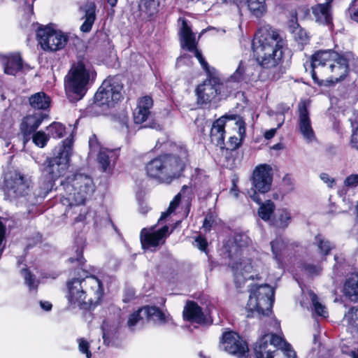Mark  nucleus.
<instances>
[{
	"instance_id": "bb28decb",
	"label": "nucleus",
	"mask_w": 358,
	"mask_h": 358,
	"mask_svg": "<svg viewBox=\"0 0 358 358\" xmlns=\"http://www.w3.org/2000/svg\"><path fill=\"white\" fill-rule=\"evenodd\" d=\"M343 292L350 301L358 302V273L351 274L345 280Z\"/></svg>"
},
{
	"instance_id": "a878e982",
	"label": "nucleus",
	"mask_w": 358,
	"mask_h": 358,
	"mask_svg": "<svg viewBox=\"0 0 358 358\" xmlns=\"http://www.w3.org/2000/svg\"><path fill=\"white\" fill-rule=\"evenodd\" d=\"M331 1L319 3L312 7V14L315 20L320 24L329 25L332 22Z\"/></svg>"
},
{
	"instance_id": "5701e85b",
	"label": "nucleus",
	"mask_w": 358,
	"mask_h": 358,
	"mask_svg": "<svg viewBox=\"0 0 358 358\" xmlns=\"http://www.w3.org/2000/svg\"><path fill=\"white\" fill-rule=\"evenodd\" d=\"M230 116L224 115L215 120L210 129V140L213 143L219 146L221 149L224 148L225 127H229V120Z\"/></svg>"
},
{
	"instance_id": "9b49d317",
	"label": "nucleus",
	"mask_w": 358,
	"mask_h": 358,
	"mask_svg": "<svg viewBox=\"0 0 358 358\" xmlns=\"http://www.w3.org/2000/svg\"><path fill=\"white\" fill-rule=\"evenodd\" d=\"M122 85L115 78L106 79L94 95V103L108 108L114 106L122 98Z\"/></svg>"
},
{
	"instance_id": "aec40b11",
	"label": "nucleus",
	"mask_w": 358,
	"mask_h": 358,
	"mask_svg": "<svg viewBox=\"0 0 358 358\" xmlns=\"http://www.w3.org/2000/svg\"><path fill=\"white\" fill-rule=\"evenodd\" d=\"M222 348L229 354L237 357L243 356L248 350V346L244 341L234 331H227L223 334Z\"/></svg>"
},
{
	"instance_id": "c756f323",
	"label": "nucleus",
	"mask_w": 358,
	"mask_h": 358,
	"mask_svg": "<svg viewBox=\"0 0 358 358\" xmlns=\"http://www.w3.org/2000/svg\"><path fill=\"white\" fill-rule=\"evenodd\" d=\"M183 317L186 320L201 323L204 321V315L201 308L194 302H189L183 310Z\"/></svg>"
},
{
	"instance_id": "1a4fd4ad",
	"label": "nucleus",
	"mask_w": 358,
	"mask_h": 358,
	"mask_svg": "<svg viewBox=\"0 0 358 358\" xmlns=\"http://www.w3.org/2000/svg\"><path fill=\"white\" fill-rule=\"evenodd\" d=\"M231 268L234 282L238 287H241L248 279H262L265 273L264 265L257 259H241L233 264Z\"/></svg>"
},
{
	"instance_id": "13d9d810",
	"label": "nucleus",
	"mask_w": 358,
	"mask_h": 358,
	"mask_svg": "<svg viewBox=\"0 0 358 358\" xmlns=\"http://www.w3.org/2000/svg\"><path fill=\"white\" fill-rule=\"evenodd\" d=\"M351 143L356 149L358 150V126L353 131L352 134Z\"/></svg>"
},
{
	"instance_id": "393cba45",
	"label": "nucleus",
	"mask_w": 358,
	"mask_h": 358,
	"mask_svg": "<svg viewBox=\"0 0 358 358\" xmlns=\"http://www.w3.org/2000/svg\"><path fill=\"white\" fill-rule=\"evenodd\" d=\"M153 100L150 96H144L138 99L136 108L133 113L134 121L136 124L145 122L151 115Z\"/></svg>"
},
{
	"instance_id": "6e6d98bb",
	"label": "nucleus",
	"mask_w": 358,
	"mask_h": 358,
	"mask_svg": "<svg viewBox=\"0 0 358 358\" xmlns=\"http://www.w3.org/2000/svg\"><path fill=\"white\" fill-rule=\"evenodd\" d=\"M195 246L201 250H205L207 247V241L199 236L195 239Z\"/></svg>"
},
{
	"instance_id": "c9c22d12",
	"label": "nucleus",
	"mask_w": 358,
	"mask_h": 358,
	"mask_svg": "<svg viewBox=\"0 0 358 358\" xmlns=\"http://www.w3.org/2000/svg\"><path fill=\"white\" fill-rule=\"evenodd\" d=\"M29 104L35 109L45 110L49 108L50 99L44 92L35 93L29 97Z\"/></svg>"
},
{
	"instance_id": "0e129e2a",
	"label": "nucleus",
	"mask_w": 358,
	"mask_h": 358,
	"mask_svg": "<svg viewBox=\"0 0 358 358\" xmlns=\"http://www.w3.org/2000/svg\"><path fill=\"white\" fill-rule=\"evenodd\" d=\"M145 196V192L144 190H143V189H139L136 193V198L139 201L143 200V199H144Z\"/></svg>"
},
{
	"instance_id": "864d4df0",
	"label": "nucleus",
	"mask_w": 358,
	"mask_h": 358,
	"mask_svg": "<svg viewBox=\"0 0 358 358\" xmlns=\"http://www.w3.org/2000/svg\"><path fill=\"white\" fill-rule=\"evenodd\" d=\"M179 203H170V206L166 211L163 212L161 215V217H159L158 222H162V220H165L172 212H173Z\"/></svg>"
},
{
	"instance_id": "f257e3e1",
	"label": "nucleus",
	"mask_w": 358,
	"mask_h": 358,
	"mask_svg": "<svg viewBox=\"0 0 358 358\" xmlns=\"http://www.w3.org/2000/svg\"><path fill=\"white\" fill-rule=\"evenodd\" d=\"M350 55H339L332 50L316 52L311 59V76L320 85L326 80L331 83L343 80L349 72Z\"/></svg>"
},
{
	"instance_id": "7c9ffc66",
	"label": "nucleus",
	"mask_w": 358,
	"mask_h": 358,
	"mask_svg": "<svg viewBox=\"0 0 358 358\" xmlns=\"http://www.w3.org/2000/svg\"><path fill=\"white\" fill-rule=\"evenodd\" d=\"M139 15L143 19H149L158 11L159 0H138Z\"/></svg>"
},
{
	"instance_id": "774afa93",
	"label": "nucleus",
	"mask_w": 358,
	"mask_h": 358,
	"mask_svg": "<svg viewBox=\"0 0 358 358\" xmlns=\"http://www.w3.org/2000/svg\"><path fill=\"white\" fill-rule=\"evenodd\" d=\"M149 208L146 205V203H141L139 210L142 214H145L148 211Z\"/></svg>"
},
{
	"instance_id": "09e8293b",
	"label": "nucleus",
	"mask_w": 358,
	"mask_h": 358,
	"mask_svg": "<svg viewBox=\"0 0 358 358\" xmlns=\"http://www.w3.org/2000/svg\"><path fill=\"white\" fill-rule=\"evenodd\" d=\"M78 343V350L81 353L85 354L87 358L91 357V352L90 351V343L85 338H80L77 340Z\"/></svg>"
},
{
	"instance_id": "4c0bfd02",
	"label": "nucleus",
	"mask_w": 358,
	"mask_h": 358,
	"mask_svg": "<svg viewBox=\"0 0 358 358\" xmlns=\"http://www.w3.org/2000/svg\"><path fill=\"white\" fill-rule=\"evenodd\" d=\"M291 217L289 213L286 210L279 209L275 212L271 222L276 227L284 229L288 226Z\"/></svg>"
},
{
	"instance_id": "79ce46f5",
	"label": "nucleus",
	"mask_w": 358,
	"mask_h": 358,
	"mask_svg": "<svg viewBox=\"0 0 358 358\" xmlns=\"http://www.w3.org/2000/svg\"><path fill=\"white\" fill-rule=\"evenodd\" d=\"M48 136L55 138H60L64 136L65 128L64 125L59 122H53L47 127Z\"/></svg>"
},
{
	"instance_id": "39448f33",
	"label": "nucleus",
	"mask_w": 358,
	"mask_h": 358,
	"mask_svg": "<svg viewBox=\"0 0 358 358\" xmlns=\"http://www.w3.org/2000/svg\"><path fill=\"white\" fill-rule=\"evenodd\" d=\"M96 76V71L87 61L82 59L73 64L64 78L65 92L69 100L76 102L82 99Z\"/></svg>"
},
{
	"instance_id": "a18cd8bd",
	"label": "nucleus",
	"mask_w": 358,
	"mask_h": 358,
	"mask_svg": "<svg viewBox=\"0 0 358 358\" xmlns=\"http://www.w3.org/2000/svg\"><path fill=\"white\" fill-rule=\"evenodd\" d=\"M21 273L24 277L25 283L29 287V289H36L38 286V281L36 280L34 275L31 274L27 268H22Z\"/></svg>"
},
{
	"instance_id": "a211bd4d",
	"label": "nucleus",
	"mask_w": 358,
	"mask_h": 358,
	"mask_svg": "<svg viewBox=\"0 0 358 358\" xmlns=\"http://www.w3.org/2000/svg\"><path fill=\"white\" fill-rule=\"evenodd\" d=\"M309 103L307 100H301L298 104V126L300 134L307 143L315 140V134L312 127L310 114L308 110Z\"/></svg>"
},
{
	"instance_id": "37998d69",
	"label": "nucleus",
	"mask_w": 358,
	"mask_h": 358,
	"mask_svg": "<svg viewBox=\"0 0 358 358\" xmlns=\"http://www.w3.org/2000/svg\"><path fill=\"white\" fill-rule=\"evenodd\" d=\"M315 243L317 244L320 253L325 256L329 254L330 250L333 248V245L321 235L315 237Z\"/></svg>"
},
{
	"instance_id": "72a5a7b5",
	"label": "nucleus",
	"mask_w": 358,
	"mask_h": 358,
	"mask_svg": "<svg viewBox=\"0 0 358 358\" xmlns=\"http://www.w3.org/2000/svg\"><path fill=\"white\" fill-rule=\"evenodd\" d=\"M145 317L146 318V321L151 319L159 324H164L171 320V317L169 314H165L155 306H145Z\"/></svg>"
},
{
	"instance_id": "de8ad7c7",
	"label": "nucleus",
	"mask_w": 358,
	"mask_h": 358,
	"mask_svg": "<svg viewBox=\"0 0 358 358\" xmlns=\"http://www.w3.org/2000/svg\"><path fill=\"white\" fill-rule=\"evenodd\" d=\"M343 186L351 189L358 188V173H352L348 176L343 180Z\"/></svg>"
},
{
	"instance_id": "5fc2aeb1",
	"label": "nucleus",
	"mask_w": 358,
	"mask_h": 358,
	"mask_svg": "<svg viewBox=\"0 0 358 358\" xmlns=\"http://www.w3.org/2000/svg\"><path fill=\"white\" fill-rule=\"evenodd\" d=\"M248 238L245 235H238L235 237V243L240 248L245 246L248 244Z\"/></svg>"
},
{
	"instance_id": "c85d7f7f",
	"label": "nucleus",
	"mask_w": 358,
	"mask_h": 358,
	"mask_svg": "<svg viewBox=\"0 0 358 358\" xmlns=\"http://www.w3.org/2000/svg\"><path fill=\"white\" fill-rule=\"evenodd\" d=\"M85 13V21L80 27L83 32H89L96 19V6L94 2L89 1L82 8Z\"/></svg>"
},
{
	"instance_id": "dca6fc26",
	"label": "nucleus",
	"mask_w": 358,
	"mask_h": 358,
	"mask_svg": "<svg viewBox=\"0 0 358 358\" xmlns=\"http://www.w3.org/2000/svg\"><path fill=\"white\" fill-rule=\"evenodd\" d=\"M155 227L150 229L143 228L140 234L142 248L147 250H152L160 245H163L166 238L172 233L173 229L169 231V227L164 225L158 230H155Z\"/></svg>"
},
{
	"instance_id": "58836bf2",
	"label": "nucleus",
	"mask_w": 358,
	"mask_h": 358,
	"mask_svg": "<svg viewBox=\"0 0 358 358\" xmlns=\"http://www.w3.org/2000/svg\"><path fill=\"white\" fill-rule=\"evenodd\" d=\"M195 199L194 192L192 187L183 185L180 191L175 196L171 201H192Z\"/></svg>"
},
{
	"instance_id": "052dcab7",
	"label": "nucleus",
	"mask_w": 358,
	"mask_h": 358,
	"mask_svg": "<svg viewBox=\"0 0 358 358\" xmlns=\"http://www.w3.org/2000/svg\"><path fill=\"white\" fill-rule=\"evenodd\" d=\"M352 6H357V10L351 15V17L352 20L358 22V0H353L352 2Z\"/></svg>"
},
{
	"instance_id": "f3484780",
	"label": "nucleus",
	"mask_w": 358,
	"mask_h": 358,
	"mask_svg": "<svg viewBox=\"0 0 358 358\" xmlns=\"http://www.w3.org/2000/svg\"><path fill=\"white\" fill-rule=\"evenodd\" d=\"M89 147L90 153L98 152L96 159L102 171L107 173L110 172L117 158L115 152L100 147L95 136L90 138Z\"/></svg>"
},
{
	"instance_id": "4be33fe9",
	"label": "nucleus",
	"mask_w": 358,
	"mask_h": 358,
	"mask_svg": "<svg viewBox=\"0 0 358 358\" xmlns=\"http://www.w3.org/2000/svg\"><path fill=\"white\" fill-rule=\"evenodd\" d=\"M257 65L252 59L241 60L236 71L231 76L230 79L234 82L248 83L254 79Z\"/></svg>"
},
{
	"instance_id": "3c124183",
	"label": "nucleus",
	"mask_w": 358,
	"mask_h": 358,
	"mask_svg": "<svg viewBox=\"0 0 358 358\" xmlns=\"http://www.w3.org/2000/svg\"><path fill=\"white\" fill-rule=\"evenodd\" d=\"M322 267L320 265H313L311 264H307L304 266V270L311 275H316L320 273L322 271Z\"/></svg>"
},
{
	"instance_id": "9d476101",
	"label": "nucleus",
	"mask_w": 358,
	"mask_h": 358,
	"mask_svg": "<svg viewBox=\"0 0 358 358\" xmlns=\"http://www.w3.org/2000/svg\"><path fill=\"white\" fill-rule=\"evenodd\" d=\"M252 188L248 192L250 198L253 201H260L258 193L265 194L271 187L273 182V170L270 165L262 164L253 170L251 176Z\"/></svg>"
},
{
	"instance_id": "423d86ee",
	"label": "nucleus",
	"mask_w": 358,
	"mask_h": 358,
	"mask_svg": "<svg viewBox=\"0 0 358 358\" xmlns=\"http://www.w3.org/2000/svg\"><path fill=\"white\" fill-rule=\"evenodd\" d=\"M96 76V71L87 61L82 59L73 64L64 78L65 92L69 100L76 102L82 99Z\"/></svg>"
},
{
	"instance_id": "4d7b16f0",
	"label": "nucleus",
	"mask_w": 358,
	"mask_h": 358,
	"mask_svg": "<svg viewBox=\"0 0 358 358\" xmlns=\"http://www.w3.org/2000/svg\"><path fill=\"white\" fill-rule=\"evenodd\" d=\"M220 2L227 4H235L241 13L243 9L242 0H219Z\"/></svg>"
},
{
	"instance_id": "2f4dec72",
	"label": "nucleus",
	"mask_w": 358,
	"mask_h": 358,
	"mask_svg": "<svg viewBox=\"0 0 358 358\" xmlns=\"http://www.w3.org/2000/svg\"><path fill=\"white\" fill-rule=\"evenodd\" d=\"M22 67V58L18 54L7 57L3 62L4 73L8 75L15 76Z\"/></svg>"
},
{
	"instance_id": "a19ab883",
	"label": "nucleus",
	"mask_w": 358,
	"mask_h": 358,
	"mask_svg": "<svg viewBox=\"0 0 358 358\" xmlns=\"http://www.w3.org/2000/svg\"><path fill=\"white\" fill-rule=\"evenodd\" d=\"M308 296L311 300L315 313L319 316L324 317H327L328 313L326 310V307L319 301L317 296L313 291L308 292Z\"/></svg>"
},
{
	"instance_id": "ddd939ff",
	"label": "nucleus",
	"mask_w": 358,
	"mask_h": 358,
	"mask_svg": "<svg viewBox=\"0 0 358 358\" xmlns=\"http://www.w3.org/2000/svg\"><path fill=\"white\" fill-rule=\"evenodd\" d=\"M179 20L182 22L181 28L179 31L181 47L186 48L189 52H194V56L197 58L203 69L206 72L209 73L208 63L205 61L201 52L196 49L195 34L192 32L190 27L187 24L185 19L180 18Z\"/></svg>"
},
{
	"instance_id": "b1692460",
	"label": "nucleus",
	"mask_w": 358,
	"mask_h": 358,
	"mask_svg": "<svg viewBox=\"0 0 358 358\" xmlns=\"http://www.w3.org/2000/svg\"><path fill=\"white\" fill-rule=\"evenodd\" d=\"M47 115L42 111H37L24 117L20 124V130L27 140L41 125Z\"/></svg>"
},
{
	"instance_id": "6e6552de",
	"label": "nucleus",
	"mask_w": 358,
	"mask_h": 358,
	"mask_svg": "<svg viewBox=\"0 0 358 358\" xmlns=\"http://www.w3.org/2000/svg\"><path fill=\"white\" fill-rule=\"evenodd\" d=\"M274 301V289L268 284L259 285L251 291L246 306L248 317L268 315Z\"/></svg>"
},
{
	"instance_id": "49530a36",
	"label": "nucleus",
	"mask_w": 358,
	"mask_h": 358,
	"mask_svg": "<svg viewBox=\"0 0 358 358\" xmlns=\"http://www.w3.org/2000/svg\"><path fill=\"white\" fill-rule=\"evenodd\" d=\"M294 37L295 41L301 46L307 44L309 41V36L305 29L296 28L294 31Z\"/></svg>"
},
{
	"instance_id": "f8f14e48",
	"label": "nucleus",
	"mask_w": 358,
	"mask_h": 358,
	"mask_svg": "<svg viewBox=\"0 0 358 358\" xmlns=\"http://www.w3.org/2000/svg\"><path fill=\"white\" fill-rule=\"evenodd\" d=\"M36 36L41 48L50 52L63 49L69 40L67 34L49 26L39 28Z\"/></svg>"
},
{
	"instance_id": "f03ea898",
	"label": "nucleus",
	"mask_w": 358,
	"mask_h": 358,
	"mask_svg": "<svg viewBox=\"0 0 358 358\" xmlns=\"http://www.w3.org/2000/svg\"><path fill=\"white\" fill-rule=\"evenodd\" d=\"M66 297L71 306L82 310L94 308L103 296L101 282L95 276L74 278L66 282Z\"/></svg>"
},
{
	"instance_id": "8fccbe9b",
	"label": "nucleus",
	"mask_w": 358,
	"mask_h": 358,
	"mask_svg": "<svg viewBox=\"0 0 358 358\" xmlns=\"http://www.w3.org/2000/svg\"><path fill=\"white\" fill-rule=\"evenodd\" d=\"M215 223V216L214 214L212 213H208L203 220V229L206 231H210Z\"/></svg>"
},
{
	"instance_id": "e2e57ef3",
	"label": "nucleus",
	"mask_w": 358,
	"mask_h": 358,
	"mask_svg": "<svg viewBox=\"0 0 358 358\" xmlns=\"http://www.w3.org/2000/svg\"><path fill=\"white\" fill-rule=\"evenodd\" d=\"M76 255H77L76 259H74L73 257H71L69 259V261L71 262H72V263L74 262L75 261H77L79 263V264H83V262H82V259H83L82 251L81 250L78 251L77 252Z\"/></svg>"
},
{
	"instance_id": "c03bdc74",
	"label": "nucleus",
	"mask_w": 358,
	"mask_h": 358,
	"mask_svg": "<svg viewBox=\"0 0 358 358\" xmlns=\"http://www.w3.org/2000/svg\"><path fill=\"white\" fill-rule=\"evenodd\" d=\"M49 136L46 134L43 131H38L34 132L32 135L33 143L39 148H44L48 141H49Z\"/></svg>"
},
{
	"instance_id": "cd10ccee",
	"label": "nucleus",
	"mask_w": 358,
	"mask_h": 358,
	"mask_svg": "<svg viewBox=\"0 0 358 358\" xmlns=\"http://www.w3.org/2000/svg\"><path fill=\"white\" fill-rule=\"evenodd\" d=\"M72 186L79 189L80 192L78 194L85 193L89 194L94 191L92 178L87 175L83 173L75 174Z\"/></svg>"
},
{
	"instance_id": "69168bd1",
	"label": "nucleus",
	"mask_w": 358,
	"mask_h": 358,
	"mask_svg": "<svg viewBox=\"0 0 358 358\" xmlns=\"http://www.w3.org/2000/svg\"><path fill=\"white\" fill-rule=\"evenodd\" d=\"M103 330V342L106 345H110V341H109V335L108 333L106 332L104 327H102Z\"/></svg>"
},
{
	"instance_id": "412c9836",
	"label": "nucleus",
	"mask_w": 358,
	"mask_h": 358,
	"mask_svg": "<svg viewBox=\"0 0 358 358\" xmlns=\"http://www.w3.org/2000/svg\"><path fill=\"white\" fill-rule=\"evenodd\" d=\"M229 127H232L235 130L237 135L230 136L228 141L226 143V149L234 150L238 148L243 139L245 136V124L241 117L231 115V118L229 120Z\"/></svg>"
},
{
	"instance_id": "20e7f679",
	"label": "nucleus",
	"mask_w": 358,
	"mask_h": 358,
	"mask_svg": "<svg viewBox=\"0 0 358 358\" xmlns=\"http://www.w3.org/2000/svg\"><path fill=\"white\" fill-rule=\"evenodd\" d=\"M72 146V139L66 138L62 142V145L59 147L57 154L55 157H47L42 164L41 171L45 180L43 182V187H41L43 191L38 193L41 197H45L52 189L55 182L66 174L69 167Z\"/></svg>"
},
{
	"instance_id": "7ed1b4c3",
	"label": "nucleus",
	"mask_w": 358,
	"mask_h": 358,
	"mask_svg": "<svg viewBox=\"0 0 358 358\" xmlns=\"http://www.w3.org/2000/svg\"><path fill=\"white\" fill-rule=\"evenodd\" d=\"M286 46V41L273 30L258 31L252 41L257 61L266 69L277 67L282 63Z\"/></svg>"
},
{
	"instance_id": "0eeeda50",
	"label": "nucleus",
	"mask_w": 358,
	"mask_h": 358,
	"mask_svg": "<svg viewBox=\"0 0 358 358\" xmlns=\"http://www.w3.org/2000/svg\"><path fill=\"white\" fill-rule=\"evenodd\" d=\"M185 164L178 157L166 155L150 162L146 166L148 174L160 181L170 182L178 177L184 169Z\"/></svg>"
},
{
	"instance_id": "603ef678",
	"label": "nucleus",
	"mask_w": 358,
	"mask_h": 358,
	"mask_svg": "<svg viewBox=\"0 0 358 358\" xmlns=\"http://www.w3.org/2000/svg\"><path fill=\"white\" fill-rule=\"evenodd\" d=\"M320 178L330 188L334 187L336 185L335 179L326 173H322L320 175Z\"/></svg>"
},
{
	"instance_id": "ea45409f",
	"label": "nucleus",
	"mask_w": 358,
	"mask_h": 358,
	"mask_svg": "<svg viewBox=\"0 0 358 358\" xmlns=\"http://www.w3.org/2000/svg\"><path fill=\"white\" fill-rule=\"evenodd\" d=\"M261 206L258 210L259 216L264 221L271 220V216L275 215L274 203H260Z\"/></svg>"
},
{
	"instance_id": "e433bc0d",
	"label": "nucleus",
	"mask_w": 358,
	"mask_h": 358,
	"mask_svg": "<svg viewBox=\"0 0 358 358\" xmlns=\"http://www.w3.org/2000/svg\"><path fill=\"white\" fill-rule=\"evenodd\" d=\"M145 322V307H143L129 315L127 320V326L130 330L134 331L141 328Z\"/></svg>"
},
{
	"instance_id": "6ab92c4d",
	"label": "nucleus",
	"mask_w": 358,
	"mask_h": 358,
	"mask_svg": "<svg viewBox=\"0 0 358 358\" xmlns=\"http://www.w3.org/2000/svg\"><path fill=\"white\" fill-rule=\"evenodd\" d=\"M222 85L216 77H210L199 85L196 90L198 100L200 103H206L216 99L221 94Z\"/></svg>"
},
{
	"instance_id": "338daca9",
	"label": "nucleus",
	"mask_w": 358,
	"mask_h": 358,
	"mask_svg": "<svg viewBox=\"0 0 358 358\" xmlns=\"http://www.w3.org/2000/svg\"><path fill=\"white\" fill-rule=\"evenodd\" d=\"M238 189H237V186L235 183V181L233 180V186L231 188V190H230V193L231 194H233L234 196V198L236 199L237 198V196H238Z\"/></svg>"
},
{
	"instance_id": "bf43d9fd",
	"label": "nucleus",
	"mask_w": 358,
	"mask_h": 358,
	"mask_svg": "<svg viewBox=\"0 0 358 358\" xmlns=\"http://www.w3.org/2000/svg\"><path fill=\"white\" fill-rule=\"evenodd\" d=\"M197 199L199 200H204V199H215V200H217V196L212 195L211 194H210L209 192H208L206 195H203L202 193L198 194Z\"/></svg>"
},
{
	"instance_id": "473e14b6",
	"label": "nucleus",
	"mask_w": 358,
	"mask_h": 358,
	"mask_svg": "<svg viewBox=\"0 0 358 358\" xmlns=\"http://www.w3.org/2000/svg\"><path fill=\"white\" fill-rule=\"evenodd\" d=\"M271 248L273 259L276 261L278 266L282 263V256L287 251V243L281 237L275 238L271 242Z\"/></svg>"
},
{
	"instance_id": "4468645a",
	"label": "nucleus",
	"mask_w": 358,
	"mask_h": 358,
	"mask_svg": "<svg viewBox=\"0 0 358 358\" xmlns=\"http://www.w3.org/2000/svg\"><path fill=\"white\" fill-rule=\"evenodd\" d=\"M286 345L282 337L273 334L264 335L254 348L255 358H273L274 348Z\"/></svg>"
},
{
	"instance_id": "680f3d73",
	"label": "nucleus",
	"mask_w": 358,
	"mask_h": 358,
	"mask_svg": "<svg viewBox=\"0 0 358 358\" xmlns=\"http://www.w3.org/2000/svg\"><path fill=\"white\" fill-rule=\"evenodd\" d=\"M39 303L41 308L45 311H49L52 309V303H50L49 301H41Z\"/></svg>"
},
{
	"instance_id": "f704fd0d",
	"label": "nucleus",
	"mask_w": 358,
	"mask_h": 358,
	"mask_svg": "<svg viewBox=\"0 0 358 358\" xmlns=\"http://www.w3.org/2000/svg\"><path fill=\"white\" fill-rule=\"evenodd\" d=\"M242 5L256 17H262L266 11V0H242Z\"/></svg>"
},
{
	"instance_id": "2eb2a0df",
	"label": "nucleus",
	"mask_w": 358,
	"mask_h": 358,
	"mask_svg": "<svg viewBox=\"0 0 358 358\" xmlns=\"http://www.w3.org/2000/svg\"><path fill=\"white\" fill-rule=\"evenodd\" d=\"M31 180L29 177L20 173H14L6 179V199H16L27 195L30 189Z\"/></svg>"
}]
</instances>
